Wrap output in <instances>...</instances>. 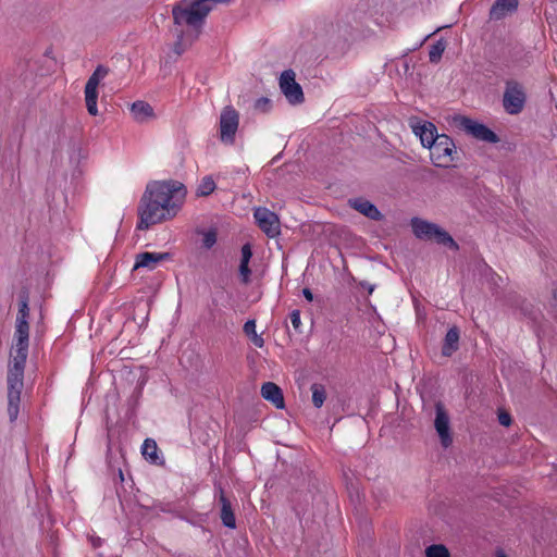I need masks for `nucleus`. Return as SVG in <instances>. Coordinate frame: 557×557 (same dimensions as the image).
<instances>
[{
	"instance_id": "f257e3e1",
	"label": "nucleus",
	"mask_w": 557,
	"mask_h": 557,
	"mask_svg": "<svg viewBox=\"0 0 557 557\" xmlns=\"http://www.w3.org/2000/svg\"><path fill=\"white\" fill-rule=\"evenodd\" d=\"M187 189L175 180L151 181L137 207V230H148L150 226L173 219L180 211Z\"/></svg>"
},
{
	"instance_id": "f03ea898",
	"label": "nucleus",
	"mask_w": 557,
	"mask_h": 557,
	"mask_svg": "<svg viewBox=\"0 0 557 557\" xmlns=\"http://www.w3.org/2000/svg\"><path fill=\"white\" fill-rule=\"evenodd\" d=\"M231 0H181L173 5L172 15L176 35V48L181 45L184 32L178 29L182 26H188L193 29H200L205 24L206 17L213 9V3H227Z\"/></svg>"
},
{
	"instance_id": "7ed1b4c3",
	"label": "nucleus",
	"mask_w": 557,
	"mask_h": 557,
	"mask_svg": "<svg viewBox=\"0 0 557 557\" xmlns=\"http://www.w3.org/2000/svg\"><path fill=\"white\" fill-rule=\"evenodd\" d=\"M27 356L14 355L8 370V414L10 421L17 419L20 411L21 393L23 388L24 369Z\"/></svg>"
},
{
	"instance_id": "20e7f679",
	"label": "nucleus",
	"mask_w": 557,
	"mask_h": 557,
	"mask_svg": "<svg viewBox=\"0 0 557 557\" xmlns=\"http://www.w3.org/2000/svg\"><path fill=\"white\" fill-rule=\"evenodd\" d=\"M29 292L27 288H22L18 294V312L15 321V355L28 356L29 346Z\"/></svg>"
},
{
	"instance_id": "39448f33",
	"label": "nucleus",
	"mask_w": 557,
	"mask_h": 557,
	"mask_svg": "<svg viewBox=\"0 0 557 557\" xmlns=\"http://www.w3.org/2000/svg\"><path fill=\"white\" fill-rule=\"evenodd\" d=\"M410 225L412 228V233L418 239L434 240L438 245L448 247L454 251L459 250V245L451 237V235L436 223L429 222L421 218L414 216L411 219Z\"/></svg>"
},
{
	"instance_id": "423d86ee",
	"label": "nucleus",
	"mask_w": 557,
	"mask_h": 557,
	"mask_svg": "<svg viewBox=\"0 0 557 557\" xmlns=\"http://www.w3.org/2000/svg\"><path fill=\"white\" fill-rule=\"evenodd\" d=\"M527 103V91L524 86L515 79L505 82L502 104L506 113L510 115L520 114Z\"/></svg>"
},
{
	"instance_id": "0eeeda50",
	"label": "nucleus",
	"mask_w": 557,
	"mask_h": 557,
	"mask_svg": "<svg viewBox=\"0 0 557 557\" xmlns=\"http://www.w3.org/2000/svg\"><path fill=\"white\" fill-rule=\"evenodd\" d=\"M453 121L456 127L465 131L468 135H471L478 140L488 144H497L500 141L499 136L494 131L471 117L456 115Z\"/></svg>"
},
{
	"instance_id": "6e6552de",
	"label": "nucleus",
	"mask_w": 557,
	"mask_h": 557,
	"mask_svg": "<svg viewBox=\"0 0 557 557\" xmlns=\"http://www.w3.org/2000/svg\"><path fill=\"white\" fill-rule=\"evenodd\" d=\"M428 149L435 166L448 168L455 161L456 146L454 140L446 134H441L436 141H434V145H431Z\"/></svg>"
},
{
	"instance_id": "1a4fd4ad",
	"label": "nucleus",
	"mask_w": 557,
	"mask_h": 557,
	"mask_svg": "<svg viewBox=\"0 0 557 557\" xmlns=\"http://www.w3.org/2000/svg\"><path fill=\"white\" fill-rule=\"evenodd\" d=\"M239 125V114L232 107L223 108L220 115V139L226 145H233Z\"/></svg>"
},
{
	"instance_id": "9d476101",
	"label": "nucleus",
	"mask_w": 557,
	"mask_h": 557,
	"mask_svg": "<svg viewBox=\"0 0 557 557\" xmlns=\"http://www.w3.org/2000/svg\"><path fill=\"white\" fill-rule=\"evenodd\" d=\"M296 74L293 70H285L280 76V89L288 103L296 106L305 101L302 87L295 79Z\"/></svg>"
},
{
	"instance_id": "9b49d317",
	"label": "nucleus",
	"mask_w": 557,
	"mask_h": 557,
	"mask_svg": "<svg viewBox=\"0 0 557 557\" xmlns=\"http://www.w3.org/2000/svg\"><path fill=\"white\" fill-rule=\"evenodd\" d=\"M408 123L412 133L420 138L421 145L424 148H430L441 136V134L437 133L436 126L430 121H422L418 116H411Z\"/></svg>"
},
{
	"instance_id": "f8f14e48",
	"label": "nucleus",
	"mask_w": 557,
	"mask_h": 557,
	"mask_svg": "<svg viewBox=\"0 0 557 557\" xmlns=\"http://www.w3.org/2000/svg\"><path fill=\"white\" fill-rule=\"evenodd\" d=\"M253 216L258 226L267 236L273 238L281 232L280 219L276 213L267 208L259 207L255 210Z\"/></svg>"
},
{
	"instance_id": "ddd939ff",
	"label": "nucleus",
	"mask_w": 557,
	"mask_h": 557,
	"mask_svg": "<svg viewBox=\"0 0 557 557\" xmlns=\"http://www.w3.org/2000/svg\"><path fill=\"white\" fill-rule=\"evenodd\" d=\"M435 430L440 436L441 444L444 448L449 447L453 444V436L450 432L449 416L441 401L435 404Z\"/></svg>"
},
{
	"instance_id": "4468645a",
	"label": "nucleus",
	"mask_w": 557,
	"mask_h": 557,
	"mask_svg": "<svg viewBox=\"0 0 557 557\" xmlns=\"http://www.w3.org/2000/svg\"><path fill=\"white\" fill-rule=\"evenodd\" d=\"M348 206L372 221H382L384 218L375 205L362 197L348 199Z\"/></svg>"
},
{
	"instance_id": "2eb2a0df",
	"label": "nucleus",
	"mask_w": 557,
	"mask_h": 557,
	"mask_svg": "<svg viewBox=\"0 0 557 557\" xmlns=\"http://www.w3.org/2000/svg\"><path fill=\"white\" fill-rule=\"evenodd\" d=\"M170 252H149L144 251L136 255L134 270L139 268H146L148 270H154L157 265L171 259Z\"/></svg>"
},
{
	"instance_id": "dca6fc26",
	"label": "nucleus",
	"mask_w": 557,
	"mask_h": 557,
	"mask_svg": "<svg viewBox=\"0 0 557 557\" xmlns=\"http://www.w3.org/2000/svg\"><path fill=\"white\" fill-rule=\"evenodd\" d=\"M261 396L270 401L276 409H284L285 408V400L282 388L273 383V382H265L262 384L260 389Z\"/></svg>"
},
{
	"instance_id": "f3484780",
	"label": "nucleus",
	"mask_w": 557,
	"mask_h": 557,
	"mask_svg": "<svg viewBox=\"0 0 557 557\" xmlns=\"http://www.w3.org/2000/svg\"><path fill=\"white\" fill-rule=\"evenodd\" d=\"M219 505H220V518L222 524L228 529H236V518L232 507L230 499L226 497L222 487H220L219 494Z\"/></svg>"
},
{
	"instance_id": "a211bd4d",
	"label": "nucleus",
	"mask_w": 557,
	"mask_h": 557,
	"mask_svg": "<svg viewBox=\"0 0 557 557\" xmlns=\"http://www.w3.org/2000/svg\"><path fill=\"white\" fill-rule=\"evenodd\" d=\"M518 4L519 0H495L490 9V18L493 21L502 20L508 13L515 12Z\"/></svg>"
},
{
	"instance_id": "6ab92c4d",
	"label": "nucleus",
	"mask_w": 557,
	"mask_h": 557,
	"mask_svg": "<svg viewBox=\"0 0 557 557\" xmlns=\"http://www.w3.org/2000/svg\"><path fill=\"white\" fill-rule=\"evenodd\" d=\"M459 341H460V330L458 326L453 325L447 331L443 345H442V355L444 357L453 356L459 349Z\"/></svg>"
},
{
	"instance_id": "aec40b11",
	"label": "nucleus",
	"mask_w": 557,
	"mask_h": 557,
	"mask_svg": "<svg viewBox=\"0 0 557 557\" xmlns=\"http://www.w3.org/2000/svg\"><path fill=\"white\" fill-rule=\"evenodd\" d=\"M131 113L135 121L147 122L154 116L153 108L146 101L137 100L131 106Z\"/></svg>"
},
{
	"instance_id": "412c9836",
	"label": "nucleus",
	"mask_w": 557,
	"mask_h": 557,
	"mask_svg": "<svg viewBox=\"0 0 557 557\" xmlns=\"http://www.w3.org/2000/svg\"><path fill=\"white\" fill-rule=\"evenodd\" d=\"M158 445L154 440L146 438L141 446V454L146 460L156 466L164 465V459L158 455Z\"/></svg>"
},
{
	"instance_id": "4be33fe9",
	"label": "nucleus",
	"mask_w": 557,
	"mask_h": 557,
	"mask_svg": "<svg viewBox=\"0 0 557 557\" xmlns=\"http://www.w3.org/2000/svg\"><path fill=\"white\" fill-rule=\"evenodd\" d=\"M85 102L87 111L90 115L96 116L98 114L97 100H98V88H91L85 86Z\"/></svg>"
},
{
	"instance_id": "5701e85b",
	"label": "nucleus",
	"mask_w": 557,
	"mask_h": 557,
	"mask_svg": "<svg viewBox=\"0 0 557 557\" xmlns=\"http://www.w3.org/2000/svg\"><path fill=\"white\" fill-rule=\"evenodd\" d=\"M312 392V404L315 408H321L326 399V391L324 385L320 383H313L311 385Z\"/></svg>"
},
{
	"instance_id": "b1692460",
	"label": "nucleus",
	"mask_w": 557,
	"mask_h": 557,
	"mask_svg": "<svg viewBox=\"0 0 557 557\" xmlns=\"http://www.w3.org/2000/svg\"><path fill=\"white\" fill-rule=\"evenodd\" d=\"M109 73V69L104 65L99 64L94 73L89 76L87 79V83L85 86L91 87V88H98L100 81L104 78Z\"/></svg>"
},
{
	"instance_id": "393cba45",
	"label": "nucleus",
	"mask_w": 557,
	"mask_h": 557,
	"mask_svg": "<svg viewBox=\"0 0 557 557\" xmlns=\"http://www.w3.org/2000/svg\"><path fill=\"white\" fill-rule=\"evenodd\" d=\"M446 46L447 44L443 38L438 39L431 46L429 51V60L431 63H437L441 60Z\"/></svg>"
},
{
	"instance_id": "a878e982",
	"label": "nucleus",
	"mask_w": 557,
	"mask_h": 557,
	"mask_svg": "<svg viewBox=\"0 0 557 557\" xmlns=\"http://www.w3.org/2000/svg\"><path fill=\"white\" fill-rule=\"evenodd\" d=\"M215 187L216 185L213 178L211 176H205L201 180L200 184L198 185L196 194L199 197H206L211 195L214 191Z\"/></svg>"
},
{
	"instance_id": "bb28decb",
	"label": "nucleus",
	"mask_w": 557,
	"mask_h": 557,
	"mask_svg": "<svg viewBox=\"0 0 557 557\" xmlns=\"http://www.w3.org/2000/svg\"><path fill=\"white\" fill-rule=\"evenodd\" d=\"M425 557H450V554L445 545L432 544L425 548Z\"/></svg>"
},
{
	"instance_id": "cd10ccee",
	"label": "nucleus",
	"mask_w": 557,
	"mask_h": 557,
	"mask_svg": "<svg viewBox=\"0 0 557 557\" xmlns=\"http://www.w3.org/2000/svg\"><path fill=\"white\" fill-rule=\"evenodd\" d=\"M198 233L203 235L202 246L206 249H210L215 245L218 239V232L215 228L211 227L208 231H198Z\"/></svg>"
},
{
	"instance_id": "c85d7f7f",
	"label": "nucleus",
	"mask_w": 557,
	"mask_h": 557,
	"mask_svg": "<svg viewBox=\"0 0 557 557\" xmlns=\"http://www.w3.org/2000/svg\"><path fill=\"white\" fill-rule=\"evenodd\" d=\"M253 108L261 113H268L272 109V102L267 97H260L255 101Z\"/></svg>"
},
{
	"instance_id": "c756f323",
	"label": "nucleus",
	"mask_w": 557,
	"mask_h": 557,
	"mask_svg": "<svg viewBox=\"0 0 557 557\" xmlns=\"http://www.w3.org/2000/svg\"><path fill=\"white\" fill-rule=\"evenodd\" d=\"M238 271H239L242 283L248 284L250 282V275H251V270L249 268V263L240 262Z\"/></svg>"
},
{
	"instance_id": "7c9ffc66",
	"label": "nucleus",
	"mask_w": 557,
	"mask_h": 557,
	"mask_svg": "<svg viewBox=\"0 0 557 557\" xmlns=\"http://www.w3.org/2000/svg\"><path fill=\"white\" fill-rule=\"evenodd\" d=\"M290 322L296 332L301 333L300 326H301V320H300V311L299 310H293L289 314Z\"/></svg>"
},
{
	"instance_id": "2f4dec72",
	"label": "nucleus",
	"mask_w": 557,
	"mask_h": 557,
	"mask_svg": "<svg viewBox=\"0 0 557 557\" xmlns=\"http://www.w3.org/2000/svg\"><path fill=\"white\" fill-rule=\"evenodd\" d=\"M252 257V249L249 243H246L242 247V258L240 262L249 263Z\"/></svg>"
},
{
	"instance_id": "473e14b6",
	"label": "nucleus",
	"mask_w": 557,
	"mask_h": 557,
	"mask_svg": "<svg viewBox=\"0 0 557 557\" xmlns=\"http://www.w3.org/2000/svg\"><path fill=\"white\" fill-rule=\"evenodd\" d=\"M498 422L503 426H509L512 422L510 413L505 410H499Z\"/></svg>"
},
{
	"instance_id": "72a5a7b5",
	"label": "nucleus",
	"mask_w": 557,
	"mask_h": 557,
	"mask_svg": "<svg viewBox=\"0 0 557 557\" xmlns=\"http://www.w3.org/2000/svg\"><path fill=\"white\" fill-rule=\"evenodd\" d=\"M244 333L251 337L256 333V321L255 320H248L243 327Z\"/></svg>"
},
{
	"instance_id": "f704fd0d",
	"label": "nucleus",
	"mask_w": 557,
	"mask_h": 557,
	"mask_svg": "<svg viewBox=\"0 0 557 557\" xmlns=\"http://www.w3.org/2000/svg\"><path fill=\"white\" fill-rule=\"evenodd\" d=\"M250 339L252 344L258 348H261L264 345V339L258 335L257 332L250 337Z\"/></svg>"
},
{
	"instance_id": "c9c22d12",
	"label": "nucleus",
	"mask_w": 557,
	"mask_h": 557,
	"mask_svg": "<svg viewBox=\"0 0 557 557\" xmlns=\"http://www.w3.org/2000/svg\"><path fill=\"white\" fill-rule=\"evenodd\" d=\"M302 295H304V297H305L308 301H310V302H311V301L313 300V294H312V292H311V289H310V288H307V287H306V288H304V289H302Z\"/></svg>"
},
{
	"instance_id": "e433bc0d",
	"label": "nucleus",
	"mask_w": 557,
	"mask_h": 557,
	"mask_svg": "<svg viewBox=\"0 0 557 557\" xmlns=\"http://www.w3.org/2000/svg\"><path fill=\"white\" fill-rule=\"evenodd\" d=\"M119 478H120L121 482L124 481V474H123V471L121 469H119Z\"/></svg>"
},
{
	"instance_id": "4c0bfd02",
	"label": "nucleus",
	"mask_w": 557,
	"mask_h": 557,
	"mask_svg": "<svg viewBox=\"0 0 557 557\" xmlns=\"http://www.w3.org/2000/svg\"><path fill=\"white\" fill-rule=\"evenodd\" d=\"M373 288H374V286L369 285V289L368 290H369L370 294L373 292Z\"/></svg>"
},
{
	"instance_id": "58836bf2",
	"label": "nucleus",
	"mask_w": 557,
	"mask_h": 557,
	"mask_svg": "<svg viewBox=\"0 0 557 557\" xmlns=\"http://www.w3.org/2000/svg\"><path fill=\"white\" fill-rule=\"evenodd\" d=\"M497 557H507V556H506L504 553H502V552H500V553L497 555Z\"/></svg>"
},
{
	"instance_id": "ea45409f",
	"label": "nucleus",
	"mask_w": 557,
	"mask_h": 557,
	"mask_svg": "<svg viewBox=\"0 0 557 557\" xmlns=\"http://www.w3.org/2000/svg\"><path fill=\"white\" fill-rule=\"evenodd\" d=\"M99 543H100V540H98V541H95V543H94V546H97V545H99Z\"/></svg>"
},
{
	"instance_id": "a19ab883",
	"label": "nucleus",
	"mask_w": 557,
	"mask_h": 557,
	"mask_svg": "<svg viewBox=\"0 0 557 557\" xmlns=\"http://www.w3.org/2000/svg\"><path fill=\"white\" fill-rule=\"evenodd\" d=\"M99 543H100V540H98V541H95V543H94V546H97V545H99Z\"/></svg>"
},
{
	"instance_id": "79ce46f5",
	"label": "nucleus",
	"mask_w": 557,
	"mask_h": 557,
	"mask_svg": "<svg viewBox=\"0 0 557 557\" xmlns=\"http://www.w3.org/2000/svg\"><path fill=\"white\" fill-rule=\"evenodd\" d=\"M113 557H120V556H113Z\"/></svg>"
}]
</instances>
